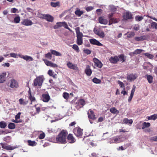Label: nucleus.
Here are the masks:
<instances>
[{"mask_svg": "<svg viewBox=\"0 0 157 157\" xmlns=\"http://www.w3.org/2000/svg\"><path fill=\"white\" fill-rule=\"evenodd\" d=\"M82 130L79 128H76L74 130L75 134L77 137L82 136Z\"/></svg>", "mask_w": 157, "mask_h": 157, "instance_id": "nucleus-4", "label": "nucleus"}, {"mask_svg": "<svg viewBox=\"0 0 157 157\" xmlns=\"http://www.w3.org/2000/svg\"><path fill=\"white\" fill-rule=\"evenodd\" d=\"M6 72H4L0 75V83L4 82L6 81Z\"/></svg>", "mask_w": 157, "mask_h": 157, "instance_id": "nucleus-12", "label": "nucleus"}, {"mask_svg": "<svg viewBox=\"0 0 157 157\" xmlns=\"http://www.w3.org/2000/svg\"><path fill=\"white\" fill-rule=\"evenodd\" d=\"M136 87L134 86L133 88L132 89L130 96L128 98V102H130L132 100V99L134 93L135 91Z\"/></svg>", "mask_w": 157, "mask_h": 157, "instance_id": "nucleus-19", "label": "nucleus"}, {"mask_svg": "<svg viewBox=\"0 0 157 157\" xmlns=\"http://www.w3.org/2000/svg\"><path fill=\"white\" fill-rule=\"evenodd\" d=\"M7 126L6 123L4 121L0 122V128H5Z\"/></svg>", "mask_w": 157, "mask_h": 157, "instance_id": "nucleus-32", "label": "nucleus"}, {"mask_svg": "<svg viewBox=\"0 0 157 157\" xmlns=\"http://www.w3.org/2000/svg\"><path fill=\"white\" fill-rule=\"evenodd\" d=\"M18 86V83L14 79L11 80L10 87L12 88H16Z\"/></svg>", "mask_w": 157, "mask_h": 157, "instance_id": "nucleus-10", "label": "nucleus"}, {"mask_svg": "<svg viewBox=\"0 0 157 157\" xmlns=\"http://www.w3.org/2000/svg\"><path fill=\"white\" fill-rule=\"evenodd\" d=\"M144 19L143 16L138 15L136 16L135 17V20L136 21H141Z\"/></svg>", "mask_w": 157, "mask_h": 157, "instance_id": "nucleus-34", "label": "nucleus"}, {"mask_svg": "<svg viewBox=\"0 0 157 157\" xmlns=\"http://www.w3.org/2000/svg\"><path fill=\"white\" fill-rule=\"evenodd\" d=\"M109 21L110 22L113 23H116L119 21V20L118 19L114 18H110Z\"/></svg>", "mask_w": 157, "mask_h": 157, "instance_id": "nucleus-37", "label": "nucleus"}, {"mask_svg": "<svg viewBox=\"0 0 157 157\" xmlns=\"http://www.w3.org/2000/svg\"><path fill=\"white\" fill-rule=\"evenodd\" d=\"M133 121L132 119L128 120L127 118H125L123 121V123L125 124H132V123Z\"/></svg>", "mask_w": 157, "mask_h": 157, "instance_id": "nucleus-28", "label": "nucleus"}, {"mask_svg": "<svg viewBox=\"0 0 157 157\" xmlns=\"http://www.w3.org/2000/svg\"><path fill=\"white\" fill-rule=\"evenodd\" d=\"M150 139L152 141H157V136L151 137Z\"/></svg>", "mask_w": 157, "mask_h": 157, "instance_id": "nucleus-61", "label": "nucleus"}, {"mask_svg": "<svg viewBox=\"0 0 157 157\" xmlns=\"http://www.w3.org/2000/svg\"><path fill=\"white\" fill-rule=\"evenodd\" d=\"M72 48L76 51H78L79 50L78 46L76 44H74Z\"/></svg>", "mask_w": 157, "mask_h": 157, "instance_id": "nucleus-59", "label": "nucleus"}, {"mask_svg": "<svg viewBox=\"0 0 157 157\" xmlns=\"http://www.w3.org/2000/svg\"><path fill=\"white\" fill-rule=\"evenodd\" d=\"M63 26L64 27L65 29L69 30L70 31L72 32V30L68 27V25L67 23L64 21Z\"/></svg>", "mask_w": 157, "mask_h": 157, "instance_id": "nucleus-52", "label": "nucleus"}, {"mask_svg": "<svg viewBox=\"0 0 157 157\" xmlns=\"http://www.w3.org/2000/svg\"><path fill=\"white\" fill-rule=\"evenodd\" d=\"M123 17L125 20L131 19L132 18V14L128 12H126L123 14Z\"/></svg>", "mask_w": 157, "mask_h": 157, "instance_id": "nucleus-9", "label": "nucleus"}, {"mask_svg": "<svg viewBox=\"0 0 157 157\" xmlns=\"http://www.w3.org/2000/svg\"><path fill=\"white\" fill-rule=\"evenodd\" d=\"M144 55L147 56L148 58L150 59H152L154 57V56L150 53H146L144 54Z\"/></svg>", "mask_w": 157, "mask_h": 157, "instance_id": "nucleus-40", "label": "nucleus"}, {"mask_svg": "<svg viewBox=\"0 0 157 157\" xmlns=\"http://www.w3.org/2000/svg\"><path fill=\"white\" fill-rule=\"evenodd\" d=\"M146 78L149 83H152L153 82V77L150 75H146Z\"/></svg>", "mask_w": 157, "mask_h": 157, "instance_id": "nucleus-29", "label": "nucleus"}, {"mask_svg": "<svg viewBox=\"0 0 157 157\" xmlns=\"http://www.w3.org/2000/svg\"><path fill=\"white\" fill-rule=\"evenodd\" d=\"M137 77V74H131L127 76V79L130 81H134Z\"/></svg>", "mask_w": 157, "mask_h": 157, "instance_id": "nucleus-7", "label": "nucleus"}, {"mask_svg": "<svg viewBox=\"0 0 157 157\" xmlns=\"http://www.w3.org/2000/svg\"><path fill=\"white\" fill-rule=\"evenodd\" d=\"M19 102L20 104L21 105H26L27 104V103L26 102L24 101L23 100V99L21 98H20L19 99Z\"/></svg>", "mask_w": 157, "mask_h": 157, "instance_id": "nucleus-53", "label": "nucleus"}, {"mask_svg": "<svg viewBox=\"0 0 157 157\" xmlns=\"http://www.w3.org/2000/svg\"><path fill=\"white\" fill-rule=\"evenodd\" d=\"M8 127L9 129H13L15 128V125L13 123H11L8 124Z\"/></svg>", "mask_w": 157, "mask_h": 157, "instance_id": "nucleus-36", "label": "nucleus"}, {"mask_svg": "<svg viewBox=\"0 0 157 157\" xmlns=\"http://www.w3.org/2000/svg\"><path fill=\"white\" fill-rule=\"evenodd\" d=\"M146 39V37L145 36H142L139 37L136 36L135 38V40L137 41L144 40Z\"/></svg>", "mask_w": 157, "mask_h": 157, "instance_id": "nucleus-25", "label": "nucleus"}, {"mask_svg": "<svg viewBox=\"0 0 157 157\" xmlns=\"http://www.w3.org/2000/svg\"><path fill=\"white\" fill-rule=\"evenodd\" d=\"M2 147L3 148L8 150H12L16 148V147H15L11 146L10 145H7L5 144H2Z\"/></svg>", "mask_w": 157, "mask_h": 157, "instance_id": "nucleus-13", "label": "nucleus"}, {"mask_svg": "<svg viewBox=\"0 0 157 157\" xmlns=\"http://www.w3.org/2000/svg\"><path fill=\"white\" fill-rule=\"evenodd\" d=\"M150 126V124L149 123H146V122H144L143 124L142 129H144L145 128L149 127Z\"/></svg>", "mask_w": 157, "mask_h": 157, "instance_id": "nucleus-33", "label": "nucleus"}, {"mask_svg": "<svg viewBox=\"0 0 157 157\" xmlns=\"http://www.w3.org/2000/svg\"><path fill=\"white\" fill-rule=\"evenodd\" d=\"M44 78L43 75H40L37 77L35 79L33 84L35 86H41L43 83Z\"/></svg>", "mask_w": 157, "mask_h": 157, "instance_id": "nucleus-2", "label": "nucleus"}, {"mask_svg": "<svg viewBox=\"0 0 157 157\" xmlns=\"http://www.w3.org/2000/svg\"><path fill=\"white\" fill-rule=\"evenodd\" d=\"M77 44L78 45L82 44L83 43L82 38H77Z\"/></svg>", "mask_w": 157, "mask_h": 157, "instance_id": "nucleus-43", "label": "nucleus"}, {"mask_svg": "<svg viewBox=\"0 0 157 157\" xmlns=\"http://www.w3.org/2000/svg\"><path fill=\"white\" fill-rule=\"evenodd\" d=\"M59 5V2H51V6L53 7H56Z\"/></svg>", "mask_w": 157, "mask_h": 157, "instance_id": "nucleus-47", "label": "nucleus"}, {"mask_svg": "<svg viewBox=\"0 0 157 157\" xmlns=\"http://www.w3.org/2000/svg\"><path fill=\"white\" fill-rule=\"evenodd\" d=\"M21 113L20 112L18 113L17 115H16L15 116V119L16 120H17L18 119H19L20 118V116L21 115Z\"/></svg>", "mask_w": 157, "mask_h": 157, "instance_id": "nucleus-64", "label": "nucleus"}, {"mask_svg": "<svg viewBox=\"0 0 157 157\" xmlns=\"http://www.w3.org/2000/svg\"><path fill=\"white\" fill-rule=\"evenodd\" d=\"M45 57L50 59L52 58V54L50 52H48L45 55Z\"/></svg>", "mask_w": 157, "mask_h": 157, "instance_id": "nucleus-51", "label": "nucleus"}, {"mask_svg": "<svg viewBox=\"0 0 157 157\" xmlns=\"http://www.w3.org/2000/svg\"><path fill=\"white\" fill-rule=\"evenodd\" d=\"M43 101L45 102H48L50 99V96L48 94H44L42 95Z\"/></svg>", "mask_w": 157, "mask_h": 157, "instance_id": "nucleus-23", "label": "nucleus"}, {"mask_svg": "<svg viewBox=\"0 0 157 157\" xmlns=\"http://www.w3.org/2000/svg\"><path fill=\"white\" fill-rule=\"evenodd\" d=\"M135 35V33L134 32H132L130 33L127 35V37L128 38H130L133 36Z\"/></svg>", "mask_w": 157, "mask_h": 157, "instance_id": "nucleus-57", "label": "nucleus"}, {"mask_svg": "<svg viewBox=\"0 0 157 157\" xmlns=\"http://www.w3.org/2000/svg\"><path fill=\"white\" fill-rule=\"evenodd\" d=\"M93 61L97 67L99 68H101L102 67L103 64L98 59L94 58L93 59Z\"/></svg>", "mask_w": 157, "mask_h": 157, "instance_id": "nucleus-8", "label": "nucleus"}, {"mask_svg": "<svg viewBox=\"0 0 157 157\" xmlns=\"http://www.w3.org/2000/svg\"><path fill=\"white\" fill-rule=\"evenodd\" d=\"M84 52L87 54H90L91 53V51L89 49H84Z\"/></svg>", "mask_w": 157, "mask_h": 157, "instance_id": "nucleus-56", "label": "nucleus"}, {"mask_svg": "<svg viewBox=\"0 0 157 157\" xmlns=\"http://www.w3.org/2000/svg\"><path fill=\"white\" fill-rule=\"evenodd\" d=\"M50 51L52 54L56 56H61V54L59 52H57L55 50H51Z\"/></svg>", "mask_w": 157, "mask_h": 157, "instance_id": "nucleus-30", "label": "nucleus"}, {"mask_svg": "<svg viewBox=\"0 0 157 157\" xmlns=\"http://www.w3.org/2000/svg\"><path fill=\"white\" fill-rule=\"evenodd\" d=\"M10 56L14 58H18V54L14 53H12L10 54Z\"/></svg>", "mask_w": 157, "mask_h": 157, "instance_id": "nucleus-42", "label": "nucleus"}, {"mask_svg": "<svg viewBox=\"0 0 157 157\" xmlns=\"http://www.w3.org/2000/svg\"><path fill=\"white\" fill-rule=\"evenodd\" d=\"M64 21L62 22H57L56 25L54 26V28L55 29H57L63 26Z\"/></svg>", "mask_w": 157, "mask_h": 157, "instance_id": "nucleus-24", "label": "nucleus"}, {"mask_svg": "<svg viewBox=\"0 0 157 157\" xmlns=\"http://www.w3.org/2000/svg\"><path fill=\"white\" fill-rule=\"evenodd\" d=\"M133 29L134 30H138L140 29V26L138 25H136L134 26L133 27Z\"/></svg>", "mask_w": 157, "mask_h": 157, "instance_id": "nucleus-58", "label": "nucleus"}, {"mask_svg": "<svg viewBox=\"0 0 157 157\" xmlns=\"http://www.w3.org/2000/svg\"><path fill=\"white\" fill-rule=\"evenodd\" d=\"M93 82L95 83H100L101 82L100 80L97 78H94L92 80Z\"/></svg>", "mask_w": 157, "mask_h": 157, "instance_id": "nucleus-41", "label": "nucleus"}, {"mask_svg": "<svg viewBox=\"0 0 157 157\" xmlns=\"http://www.w3.org/2000/svg\"><path fill=\"white\" fill-rule=\"evenodd\" d=\"M67 133V131L62 130L56 137L57 143L65 144L66 142V137Z\"/></svg>", "mask_w": 157, "mask_h": 157, "instance_id": "nucleus-1", "label": "nucleus"}, {"mask_svg": "<svg viewBox=\"0 0 157 157\" xmlns=\"http://www.w3.org/2000/svg\"><path fill=\"white\" fill-rule=\"evenodd\" d=\"M18 56L20 58L23 59L26 61L33 60V58L30 56H29L27 55L24 56L21 54H18Z\"/></svg>", "mask_w": 157, "mask_h": 157, "instance_id": "nucleus-6", "label": "nucleus"}, {"mask_svg": "<svg viewBox=\"0 0 157 157\" xmlns=\"http://www.w3.org/2000/svg\"><path fill=\"white\" fill-rule=\"evenodd\" d=\"M110 111L111 113H119L118 110H117V109L114 107L110 109Z\"/></svg>", "mask_w": 157, "mask_h": 157, "instance_id": "nucleus-39", "label": "nucleus"}, {"mask_svg": "<svg viewBox=\"0 0 157 157\" xmlns=\"http://www.w3.org/2000/svg\"><path fill=\"white\" fill-rule=\"evenodd\" d=\"M20 20V19L19 17H16L14 18V21L16 23H18L19 22Z\"/></svg>", "mask_w": 157, "mask_h": 157, "instance_id": "nucleus-46", "label": "nucleus"}, {"mask_svg": "<svg viewBox=\"0 0 157 157\" xmlns=\"http://www.w3.org/2000/svg\"><path fill=\"white\" fill-rule=\"evenodd\" d=\"M21 24L26 26H31L33 24V23L32 21L28 19H24L21 22Z\"/></svg>", "mask_w": 157, "mask_h": 157, "instance_id": "nucleus-5", "label": "nucleus"}, {"mask_svg": "<svg viewBox=\"0 0 157 157\" xmlns=\"http://www.w3.org/2000/svg\"><path fill=\"white\" fill-rule=\"evenodd\" d=\"M157 118V115L156 114H154L151 116L149 117L148 119L149 120H155Z\"/></svg>", "mask_w": 157, "mask_h": 157, "instance_id": "nucleus-35", "label": "nucleus"}, {"mask_svg": "<svg viewBox=\"0 0 157 157\" xmlns=\"http://www.w3.org/2000/svg\"><path fill=\"white\" fill-rule=\"evenodd\" d=\"M78 104L79 105H81L83 106L85 105V101L84 100L82 99H80L79 101Z\"/></svg>", "mask_w": 157, "mask_h": 157, "instance_id": "nucleus-54", "label": "nucleus"}, {"mask_svg": "<svg viewBox=\"0 0 157 157\" xmlns=\"http://www.w3.org/2000/svg\"><path fill=\"white\" fill-rule=\"evenodd\" d=\"M94 32L95 34L101 38H103L105 37L104 33L100 29H96L94 28Z\"/></svg>", "mask_w": 157, "mask_h": 157, "instance_id": "nucleus-3", "label": "nucleus"}, {"mask_svg": "<svg viewBox=\"0 0 157 157\" xmlns=\"http://www.w3.org/2000/svg\"><path fill=\"white\" fill-rule=\"evenodd\" d=\"M119 57L120 58L122 62H124L126 60V58L123 55H120L119 56Z\"/></svg>", "mask_w": 157, "mask_h": 157, "instance_id": "nucleus-45", "label": "nucleus"}, {"mask_svg": "<svg viewBox=\"0 0 157 157\" xmlns=\"http://www.w3.org/2000/svg\"><path fill=\"white\" fill-rule=\"evenodd\" d=\"M110 62L113 63H116L119 60L118 57L117 56H115L114 57H111L109 59Z\"/></svg>", "mask_w": 157, "mask_h": 157, "instance_id": "nucleus-17", "label": "nucleus"}, {"mask_svg": "<svg viewBox=\"0 0 157 157\" xmlns=\"http://www.w3.org/2000/svg\"><path fill=\"white\" fill-rule=\"evenodd\" d=\"M63 96L65 99H67L69 97V94L67 93L64 92L63 94Z\"/></svg>", "mask_w": 157, "mask_h": 157, "instance_id": "nucleus-50", "label": "nucleus"}, {"mask_svg": "<svg viewBox=\"0 0 157 157\" xmlns=\"http://www.w3.org/2000/svg\"><path fill=\"white\" fill-rule=\"evenodd\" d=\"M90 42L92 44L96 45L98 46H101L102 44L99 41L94 39H90Z\"/></svg>", "mask_w": 157, "mask_h": 157, "instance_id": "nucleus-11", "label": "nucleus"}, {"mask_svg": "<svg viewBox=\"0 0 157 157\" xmlns=\"http://www.w3.org/2000/svg\"><path fill=\"white\" fill-rule=\"evenodd\" d=\"M28 142L29 145L32 146H35L37 144L36 143L35 141H32L30 140H28Z\"/></svg>", "mask_w": 157, "mask_h": 157, "instance_id": "nucleus-31", "label": "nucleus"}, {"mask_svg": "<svg viewBox=\"0 0 157 157\" xmlns=\"http://www.w3.org/2000/svg\"><path fill=\"white\" fill-rule=\"evenodd\" d=\"M151 27L153 28L157 29V23L153 22L151 23Z\"/></svg>", "mask_w": 157, "mask_h": 157, "instance_id": "nucleus-44", "label": "nucleus"}, {"mask_svg": "<svg viewBox=\"0 0 157 157\" xmlns=\"http://www.w3.org/2000/svg\"><path fill=\"white\" fill-rule=\"evenodd\" d=\"M93 9V7L90 6L86 8V10L87 11L89 12L92 10Z\"/></svg>", "mask_w": 157, "mask_h": 157, "instance_id": "nucleus-60", "label": "nucleus"}, {"mask_svg": "<svg viewBox=\"0 0 157 157\" xmlns=\"http://www.w3.org/2000/svg\"><path fill=\"white\" fill-rule=\"evenodd\" d=\"M67 65L69 68L71 69H72L75 70H78V68L77 67L76 65L73 64L70 62L67 63Z\"/></svg>", "mask_w": 157, "mask_h": 157, "instance_id": "nucleus-15", "label": "nucleus"}, {"mask_svg": "<svg viewBox=\"0 0 157 157\" xmlns=\"http://www.w3.org/2000/svg\"><path fill=\"white\" fill-rule=\"evenodd\" d=\"M43 61L44 62L45 64L47 66H51V62L49 61L47 59H44Z\"/></svg>", "mask_w": 157, "mask_h": 157, "instance_id": "nucleus-49", "label": "nucleus"}, {"mask_svg": "<svg viewBox=\"0 0 157 157\" xmlns=\"http://www.w3.org/2000/svg\"><path fill=\"white\" fill-rule=\"evenodd\" d=\"M12 122H15L16 123H21V122H22V121L21 120H16V119L15 120H14V119L12 120Z\"/></svg>", "mask_w": 157, "mask_h": 157, "instance_id": "nucleus-63", "label": "nucleus"}, {"mask_svg": "<svg viewBox=\"0 0 157 157\" xmlns=\"http://www.w3.org/2000/svg\"><path fill=\"white\" fill-rule=\"evenodd\" d=\"M109 8L110 10L113 12H115L116 10V8L114 6H109Z\"/></svg>", "mask_w": 157, "mask_h": 157, "instance_id": "nucleus-48", "label": "nucleus"}, {"mask_svg": "<svg viewBox=\"0 0 157 157\" xmlns=\"http://www.w3.org/2000/svg\"><path fill=\"white\" fill-rule=\"evenodd\" d=\"M67 139L68 140L69 142L72 143L75 142V139L74 138L72 135L69 134L67 137Z\"/></svg>", "mask_w": 157, "mask_h": 157, "instance_id": "nucleus-20", "label": "nucleus"}, {"mask_svg": "<svg viewBox=\"0 0 157 157\" xmlns=\"http://www.w3.org/2000/svg\"><path fill=\"white\" fill-rule=\"evenodd\" d=\"M117 83L119 85V86L121 88H122L124 86V84L122 82L118 80L117 81Z\"/></svg>", "mask_w": 157, "mask_h": 157, "instance_id": "nucleus-62", "label": "nucleus"}, {"mask_svg": "<svg viewBox=\"0 0 157 157\" xmlns=\"http://www.w3.org/2000/svg\"><path fill=\"white\" fill-rule=\"evenodd\" d=\"M45 136V135L44 133L40 134L39 136V138L40 139H44Z\"/></svg>", "mask_w": 157, "mask_h": 157, "instance_id": "nucleus-55", "label": "nucleus"}, {"mask_svg": "<svg viewBox=\"0 0 157 157\" xmlns=\"http://www.w3.org/2000/svg\"><path fill=\"white\" fill-rule=\"evenodd\" d=\"M143 50L142 49H137L134 52H132L133 54L137 55L141 53Z\"/></svg>", "mask_w": 157, "mask_h": 157, "instance_id": "nucleus-38", "label": "nucleus"}, {"mask_svg": "<svg viewBox=\"0 0 157 157\" xmlns=\"http://www.w3.org/2000/svg\"><path fill=\"white\" fill-rule=\"evenodd\" d=\"M75 13L78 17H80L83 13V12L82 11L80 10L78 8H77L75 12Z\"/></svg>", "mask_w": 157, "mask_h": 157, "instance_id": "nucleus-22", "label": "nucleus"}, {"mask_svg": "<svg viewBox=\"0 0 157 157\" xmlns=\"http://www.w3.org/2000/svg\"><path fill=\"white\" fill-rule=\"evenodd\" d=\"M88 117L89 118L94 120L95 118V116L93 111L91 110H89L88 113Z\"/></svg>", "mask_w": 157, "mask_h": 157, "instance_id": "nucleus-18", "label": "nucleus"}, {"mask_svg": "<svg viewBox=\"0 0 157 157\" xmlns=\"http://www.w3.org/2000/svg\"><path fill=\"white\" fill-rule=\"evenodd\" d=\"M44 17L48 21L52 22L53 21L54 18L53 17L49 14L44 15Z\"/></svg>", "mask_w": 157, "mask_h": 157, "instance_id": "nucleus-14", "label": "nucleus"}, {"mask_svg": "<svg viewBox=\"0 0 157 157\" xmlns=\"http://www.w3.org/2000/svg\"><path fill=\"white\" fill-rule=\"evenodd\" d=\"M119 138L118 137H113L112 138V140L109 142V143L110 144L119 143Z\"/></svg>", "mask_w": 157, "mask_h": 157, "instance_id": "nucleus-27", "label": "nucleus"}, {"mask_svg": "<svg viewBox=\"0 0 157 157\" xmlns=\"http://www.w3.org/2000/svg\"><path fill=\"white\" fill-rule=\"evenodd\" d=\"M99 21L100 23L104 25L107 24L108 22L107 20L104 19L101 17H99Z\"/></svg>", "mask_w": 157, "mask_h": 157, "instance_id": "nucleus-26", "label": "nucleus"}, {"mask_svg": "<svg viewBox=\"0 0 157 157\" xmlns=\"http://www.w3.org/2000/svg\"><path fill=\"white\" fill-rule=\"evenodd\" d=\"M76 33L77 38H82V34L80 32L79 28L76 27L75 29Z\"/></svg>", "mask_w": 157, "mask_h": 157, "instance_id": "nucleus-16", "label": "nucleus"}, {"mask_svg": "<svg viewBox=\"0 0 157 157\" xmlns=\"http://www.w3.org/2000/svg\"><path fill=\"white\" fill-rule=\"evenodd\" d=\"M85 72L86 74L88 76H90L92 73V71L90 69V67L89 65L86 66V68L85 69Z\"/></svg>", "mask_w": 157, "mask_h": 157, "instance_id": "nucleus-21", "label": "nucleus"}]
</instances>
